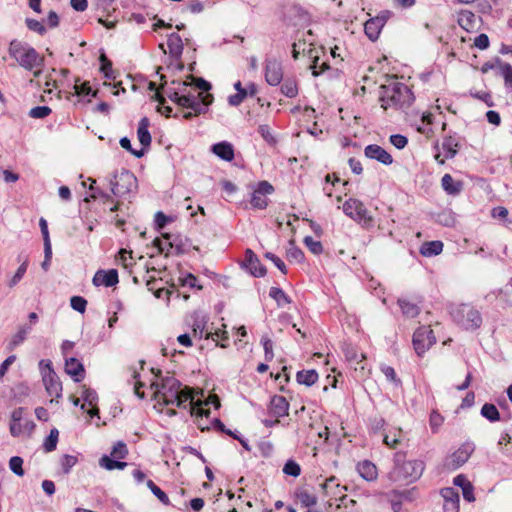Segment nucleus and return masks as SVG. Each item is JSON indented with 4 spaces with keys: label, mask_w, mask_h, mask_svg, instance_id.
<instances>
[{
    "label": "nucleus",
    "mask_w": 512,
    "mask_h": 512,
    "mask_svg": "<svg viewBox=\"0 0 512 512\" xmlns=\"http://www.w3.org/2000/svg\"><path fill=\"white\" fill-rule=\"evenodd\" d=\"M156 387L154 399L159 404L176 405L179 408H186L190 405L191 414L195 416H206L210 414L209 409L202 407L200 400H195L194 390L187 386L183 387L181 382L173 376H167L162 379L161 384L152 383Z\"/></svg>",
    "instance_id": "obj_1"
},
{
    "label": "nucleus",
    "mask_w": 512,
    "mask_h": 512,
    "mask_svg": "<svg viewBox=\"0 0 512 512\" xmlns=\"http://www.w3.org/2000/svg\"><path fill=\"white\" fill-rule=\"evenodd\" d=\"M381 107L387 110L388 107L403 109L409 107L414 101L413 92L404 83L392 81L389 84L380 86Z\"/></svg>",
    "instance_id": "obj_2"
},
{
    "label": "nucleus",
    "mask_w": 512,
    "mask_h": 512,
    "mask_svg": "<svg viewBox=\"0 0 512 512\" xmlns=\"http://www.w3.org/2000/svg\"><path fill=\"white\" fill-rule=\"evenodd\" d=\"M425 464L421 460L405 459V454L397 452L394 455V467L389 472V477L394 482L413 483L423 474Z\"/></svg>",
    "instance_id": "obj_3"
},
{
    "label": "nucleus",
    "mask_w": 512,
    "mask_h": 512,
    "mask_svg": "<svg viewBox=\"0 0 512 512\" xmlns=\"http://www.w3.org/2000/svg\"><path fill=\"white\" fill-rule=\"evenodd\" d=\"M8 53L20 67L27 71L34 70L39 66H44V57L26 42L13 39L9 43Z\"/></svg>",
    "instance_id": "obj_4"
},
{
    "label": "nucleus",
    "mask_w": 512,
    "mask_h": 512,
    "mask_svg": "<svg viewBox=\"0 0 512 512\" xmlns=\"http://www.w3.org/2000/svg\"><path fill=\"white\" fill-rule=\"evenodd\" d=\"M166 94L178 106L196 111L197 113H206L214 100L212 94L199 92L194 87L190 88L189 93L185 97H177V93L172 89H167Z\"/></svg>",
    "instance_id": "obj_5"
},
{
    "label": "nucleus",
    "mask_w": 512,
    "mask_h": 512,
    "mask_svg": "<svg viewBox=\"0 0 512 512\" xmlns=\"http://www.w3.org/2000/svg\"><path fill=\"white\" fill-rule=\"evenodd\" d=\"M454 321L466 330H475L482 324V317L478 310L469 304H460L452 310Z\"/></svg>",
    "instance_id": "obj_6"
},
{
    "label": "nucleus",
    "mask_w": 512,
    "mask_h": 512,
    "mask_svg": "<svg viewBox=\"0 0 512 512\" xmlns=\"http://www.w3.org/2000/svg\"><path fill=\"white\" fill-rule=\"evenodd\" d=\"M111 191L117 197H124L137 190V178L129 170L123 169L110 181Z\"/></svg>",
    "instance_id": "obj_7"
},
{
    "label": "nucleus",
    "mask_w": 512,
    "mask_h": 512,
    "mask_svg": "<svg viewBox=\"0 0 512 512\" xmlns=\"http://www.w3.org/2000/svg\"><path fill=\"white\" fill-rule=\"evenodd\" d=\"M435 342L430 326H421L414 332L413 346L418 356H422Z\"/></svg>",
    "instance_id": "obj_8"
},
{
    "label": "nucleus",
    "mask_w": 512,
    "mask_h": 512,
    "mask_svg": "<svg viewBox=\"0 0 512 512\" xmlns=\"http://www.w3.org/2000/svg\"><path fill=\"white\" fill-rule=\"evenodd\" d=\"M474 444L467 442L462 444L455 452L446 457L444 467L448 470H456L465 464L474 452Z\"/></svg>",
    "instance_id": "obj_9"
},
{
    "label": "nucleus",
    "mask_w": 512,
    "mask_h": 512,
    "mask_svg": "<svg viewBox=\"0 0 512 512\" xmlns=\"http://www.w3.org/2000/svg\"><path fill=\"white\" fill-rule=\"evenodd\" d=\"M274 192V187L268 181L263 180L257 183L254 188L250 204L253 208L264 209L268 205L267 195Z\"/></svg>",
    "instance_id": "obj_10"
},
{
    "label": "nucleus",
    "mask_w": 512,
    "mask_h": 512,
    "mask_svg": "<svg viewBox=\"0 0 512 512\" xmlns=\"http://www.w3.org/2000/svg\"><path fill=\"white\" fill-rule=\"evenodd\" d=\"M45 367L48 369L47 373L43 374V383L49 396L55 397L56 399L62 396V384L59 377L52 368L50 361L45 363Z\"/></svg>",
    "instance_id": "obj_11"
},
{
    "label": "nucleus",
    "mask_w": 512,
    "mask_h": 512,
    "mask_svg": "<svg viewBox=\"0 0 512 512\" xmlns=\"http://www.w3.org/2000/svg\"><path fill=\"white\" fill-rule=\"evenodd\" d=\"M344 213L354 221L371 220L364 204L358 199L350 198L343 204Z\"/></svg>",
    "instance_id": "obj_12"
},
{
    "label": "nucleus",
    "mask_w": 512,
    "mask_h": 512,
    "mask_svg": "<svg viewBox=\"0 0 512 512\" xmlns=\"http://www.w3.org/2000/svg\"><path fill=\"white\" fill-rule=\"evenodd\" d=\"M243 266L255 277H263L266 274V268L251 249L245 251Z\"/></svg>",
    "instance_id": "obj_13"
},
{
    "label": "nucleus",
    "mask_w": 512,
    "mask_h": 512,
    "mask_svg": "<svg viewBox=\"0 0 512 512\" xmlns=\"http://www.w3.org/2000/svg\"><path fill=\"white\" fill-rule=\"evenodd\" d=\"M283 72L281 64L277 60H267L265 66V79L269 85L277 86L281 83Z\"/></svg>",
    "instance_id": "obj_14"
},
{
    "label": "nucleus",
    "mask_w": 512,
    "mask_h": 512,
    "mask_svg": "<svg viewBox=\"0 0 512 512\" xmlns=\"http://www.w3.org/2000/svg\"><path fill=\"white\" fill-rule=\"evenodd\" d=\"M364 153L367 158L377 160L384 165H390L393 163L392 156L377 144H370L366 146Z\"/></svg>",
    "instance_id": "obj_15"
},
{
    "label": "nucleus",
    "mask_w": 512,
    "mask_h": 512,
    "mask_svg": "<svg viewBox=\"0 0 512 512\" xmlns=\"http://www.w3.org/2000/svg\"><path fill=\"white\" fill-rule=\"evenodd\" d=\"M118 281V272L115 269H110L108 271L99 270L95 273L92 279L95 286L104 285L106 287L115 286Z\"/></svg>",
    "instance_id": "obj_16"
},
{
    "label": "nucleus",
    "mask_w": 512,
    "mask_h": 512,
    "mask_svg": "<svg viewBox=\"0 0 512 512\" xmlns=\"http://www.w3.org/2000/svg\"><path fill=\"white\" fill-rule=\"evenodd\" d=\"M296 499L302 506L311 508L316 505L317 497L316 495L308 488H299L295 492ZM308 512H321L317 509H309Z\"/></svg>",
    "instance_id": "obj_17"
},
{
    "label": "nucleus",
    "mask_w": 512,
    "mask_h": 512,
    "mask_svg": "<svg viewBox=\"0 0 512 512\" xmlns=\"http://www.w3.org/2000/svg\"><path fill=\"white\" fill-rule=\"evenodd\" d=\"M289 403L285 397L274 395L270 401V412L276 418L288 415Z\"/></svg>",
    "instance_id": "obj_18"
},
{
    "label": "nucleus",
    "mask_w": 512,
    "mask_h": 512,
    "mask_svg": "<svg viewBox=\"0 0 512 512\" xmlns=\"http://www.w3.org/2000/svg\"><path fill=\"white\" fill-rule=\"evenodd\" d=\"M65 371L74 378V381L80 382L84 377L83 364L76 358H65Z\"/></svg>",
    "instance_id": "obj_19"
},
{
    "label": "nucleus",
    "mask_w": 512,
    "mask_h": 512,
    "mask_svg": "<svg viewBox=\"0 0 512 512\" xmlns=\"http://www.w3.org/2000/svg\"><path fill=\"white\" fill-rule=\"evenodd\" d=\"M211 151L222 160L230 162L234 159L233 145L227 141L212 145Z\"/></svg>",
    "instance_id": "obj_20"
},
{
    "label": "nucleus",
    "mask_w": 512,
    "mask_h": 512,
    "mask_svg": "<svg viewBox=\"0 0 512 512\" xmlns=\"http://www.w3.org/2000/svg\"><path fill=\"white\" fill-rule=\"evenodd\" d=\"M421 302L422 301L419 300L417 303H414L406 298H399L397 300V304L400 307L402 314L408 318H415L419 315V313H420L419 303H421Z\"/></svg>",
    "instance_id": "obj_21"
},
{
    "label": "nucleus",
    "mask_w": 512,
    "mask_h": 512,
    "mask_svg": "<svg viewBox=\"0 0 512 512\" xmlns=\"http://www.w3.org/2000/svg\"><path fill=\"white\" fill-rule=\"evenodd\" d=\"M383 27V18H372L365 22L364 31L371 41H376Z\"/></svg>",
    "instance_id": "obj_22"
},
{
    "label": "nucleus",
    "mask_w": 512,
    "mask_h": 512,
    "mask_svg": "<svg viewBox=\"0 0 512 512\" xmlns=\"http://www.w3.org/2000/svg\"><path fill=\"white\" fill-rule=\"evenodd\" d=\"M454 485L461 487L462 494L465 500L468 502H473L475 500L474 497V488L470 481L467 478L460 474L457 475L453 480Z\"/></svg>",
    "instance_id": "obj_23"
},
{
    "label": "nucleus",
    "mask_w": 512,
    "mask_h": 512,
    "mask_svg": "<svg viewBox=\"0 0 512 512\" xmlns=\"http://www.w3.org/2000/svg\"><path fill=\"white\" fill-rule=\"evenodd\" d=\"M150 123L147 117H143L138 125L137 137L143 148L149 147L151 144V135L148 130Z\"/></svg>",
    "instance_id": "obj_24"
},
{
    "label": "nucleus",
    "mask_w": 512,
    "mask_h": 512,
    "mask_svg": "<svg viewBox=\"0 0 512 512\" xmlns=\"http://www.w3.org/2000/svg\"><path fill=\"white\" fill-rule=\"evenodd\" d=\"M443 250V243L439 240L426 241L420 246V254L424 257L439 255Z\"/></svg>",
    "instance_id": "obj_25"
},
{
    "label": "nucleus",
    "mask_w": 512,
    "mask_h": 512,
    "mask_svg": "<svg viewBox=\"0 0 512 512\" xmlns=\"http://www.w3.org/2000/svg\"><path fill=\"white\" fill-rule=\"evenodd\" d=\"M167 46L169 53L174 58H180L183 52V42L179 34L172 33L168 36Z\"/></svg>",
    "instance_id": "obj_26"
},
{
    "label": "nucleus",
    "mask_w": 512,
    "mask_h": 512,
    "mask_svg": "<svg viewBox=\"0 0 512 512\" xmlns=\"http://www.w3.org/2000/svg\"><path fill=\"white\" fill-rule=\"evenodd\" d=\"M442 188L450 195H457L461 192L463 184L455 181L450 174H445L441 179Z\"/></svg>",
    "instance_id": "obj_27"
},
{
    "label": "nucleus",
    "mask_w": 512,
    "mask_h": 512,
    "mask_svg": "<svg viewBox=\"0 0 512 512\" xmlns=\"http://www.w3.org/2000/svg\"><path fill=\"white\" fill-rule=\"evenodd\" d=\"M495 62L498 67V74L504 78V84L507 89H512V66L503 62L500 58H496Z\"/></svg>",
    "instance_id": "obj_28"
},
{
    "label": "nucleus",
    "mask_w": 512,
    "mask_h": 512,
    "mask_svg": "<svg viewBox=\"0 0 512 512\" xmlns=\"http://www.w3.org/2000/svg\"><path fill=\"white\" fill-rule=\"evenodd\" d=\"M339 503L336 504L333 512H358L356 508V501L349 498L347 495H340L338 499H335Z\"/></svg>",
    "instance_id": "obj_29"
},
{
    "label": "nucleus",
    "mask_w": 512,
    "mask_h": 512,
    "mask_svg": "<svg viewBox=\"0 0 512 512\" xmlns=\"http://www.w3.org/2000/svg\"><path fill=\"white\" fill-rule=\"evenodd\" d=\"M357 470L362 478L367 481L374 480L377 477V468L370 461H363L358 464Z\"/></svg>",
    "instance_id": "obj_30"
},
{
    "label": "nucleus",
    "mask_w": 512,
    "mask_h": 512,
    "mask_svg": "<svg viewBox=\"0 0 512 512\" xmlns=\"http://www.w3.org/2000/svg\"><path fill=\"white\" fill-rule=\"evenodd\" d=\"M32 330V327L31 325H23L21 326L18 331L16 332V334H14L8 344V349L9 350H13L15 349L17 346H19L21 343L24 342V340L26 339L27 335L31 332Z\"/></svg>",
    "instance_id": "obj_31"
},
{
    "label": "nucleus",
    "mask_w": 512,
    "mask_h": 512,
    "mask_svg": "<svg viewBox=\"0 0 512 512\" xmlns=\"http://www.w3.org/2000/svg\"><path fill=\"white\" fill-rule=\"evenodd\" d=\"M459 142L454 136H447L442 141V149L445 152V158L451 159L458 152Z\"/></svg>",
    "instance_id": "obj_32"
},
{
    "label": "nucleus",
    "mask_w": 512,
    "mask_h": 512,
    "mask_svg": "<svg viewBox=\"0 0 512 512\" xmlns=\"http://www.w3.org/2000/svg\"><path fill=\"white\" fill-rule=\"evenodd\" d=\"M296 378L299 384L311 386L318 380V374L315 370H302L297 373Z\"/></svg>",
    "instance_id": "obj_33"
},
{
    "label": "nucleus",
    "mask_w": 512,
    "mask_h": 512,
    "mask_svg": "<svg viewBox=\"0 0 512 512\" xmlns=\"http://www.w3.org/2000/svg\"><path fill=\"white\" fill-rule=\"evenodd\" d=\"M269 296L276 301L278 307H284L291 303L290 297L278 287H271Z\"/></svg>",
    "instance_id": "obj_34"
},
{
    "label": "nucleus",
    "mask_w": 512,
    "mask_h": 512,
    "mask_svg": "<svg viewBox=\"0 0 512 512\" xmlns=\"http://www.w3.org/2000/svg\"><path fill=\"white\" fill-rule=\"evenodd\" d=\"M480 413L484 418H486L490 422H496L500 420V413L494 404L485 403L482 406Z\"/></svg>",
    "instance_id": "obj_35"
},
{
    "label": "nucleus",
    "mask_w": 512,
    "mask_h": 512,
    "mask_svg": "<svg viewBox=\"0 0 512 512\" xmlns=\"http://www.w3.org/2000/svg\"><path fill=\"white\" fill-rule=\"evenodd\" d=\"M286 256L289 261L297 263H301L304 260V253L300 248L295 246V241L293 239L289 241V248L287 249Z\"/></svg>",
    "instance_id": "obj_36"
},
{
    "label": "nucleus",
    "mask_w": 512,
    "mask_h": 512,
    "mask_svg": "<svg viewBox=\"0 0 512 512\" xmlns=\"http://www.w3.org/2000/svg\"><path fill=\"white\" fill-rule=\"evenodd\" d=\"M99 465L103 468H105L106 470H114V469H124L126 466H127V463L126 462H122V461H117V460H112L110 457H108L107 455H103L100 460H99Z\"/></svg>",
    "instance_id": "obj_37"
},
{
    "label": "nucleus",
    "mask_w": 512,
    "mask_h": 512,
    "mask_svg": "<svg viewBox=\"0 0 512 512\" xmlns=\"http://www.w3.org/2000/svg\"><path fill=\"white\" fill-rule=\"evenodd\" d=\"M474 22L475 15L472 12L464 10L460 13L458 23L466 31H469L474 27Z\"/></svg>",
    "instance_id": "obj_38"
},
{
    "label": "nucleus",
    "mask_w": 512,
    "mask_h": 512,
    "mask_svg": "<svg viewBox=\"0 0 512 512\" xmlns=\"http://www.w3.org/2000/svg\"><path fill=\"white\" fill-rule=\"evenodd\" d=\"M74 90L78 96L92 95L93 97H96L97 94V91H92L89 82H80V79H76Z\"/></svg>",
    "instance_id": "obj_39"
},
{
    "label": "nucleus",
    "mask_w": 512,
    "mask_h": 512,
    "mask_svg": "<svg viewBox=\"0 0 512 512\" xmlns=\"http://www.w3.org/2000/svg\"><path fill=\"white\" fill-rule=\"evenodd\" d=\"M34 423L32 421H26L24 424L21 422L10 423V433L14 437H18L24 433L25 430H32L34 428Z\"/></svg>",
    "instance_id": "obj_40"
},
{
    "label": "nucleus",
    "mask_w": 512,
    "mask_h": 512,
    "mask_svg": "<svg viewBox=\"0 0 512 512\" xmlns=\"http://www.w3.org/2000/svg\"><path fill=\"white\" fill-rule=\"evenodd\" d=\"M281 92L289 98H294L298 94V88L294 79H286L281 85Z\"/></svg>",
    "instance_id": "obj_41"
},
{
    "label": "nucleus",
    "mask_w": 512,
    "mask_h": 512,
    "mask_svg": "<svg viewBox=\"0 0 512 512\" xmlns=\"http://www.w3.org/2000/svg\"><path fill=\"white\" fill-rule=\"evenodd\" d=\"M101 67L100 70L104 73L105 78L115 79V72L112 69V62L106 57L105 54H101L99 57Z\"/></svg>",
    "instance_id": "obj_42"
},
{
    "label": "nucleus",
    "mask_w": 512,
    "mask_h": 512,
    "mask_svg": "<svg viewBox=\"0 0 512 512\" xmlns=\"http://www.w3.org/2000/svg\"><path fill=\"white\" fill-rule=\"evenodd\" d=\"M146 485L162 504L170 505V500L167 494L162 491L152 480H148Z\"/></svg>",
    "instance_id": "obj_43"
},
{
    "label": "nucleus",
    "mask_w": 512,
    "mask_h": 512,
    "mask_svg": "<svg viewBox=\"0 0 512 512\" xmlns=\"http://www.w3.org/2000/svg\"><path fill=\"white\" fill-rule=\"evenodd\" d=\"M59 432L56 428L50 430L48 437L45 439L43 447L46 452H52L56 449Z\"/></svg>",
    "instance_id": "obj_44"
},
{
    "label": "nucleus",
    "mask_w": 512,
    "mask_h": 512,
    "mask_svg": "<svg viewBox=\"0 0 512 512\" xmlns=\"http://www.w3.org/2000/svg\"><path fill=\"white\" fill-rule=\"evenodd\" d=\"M171 84L177 85L176 88H171L175 93H177V97H185L192 87V83L188 81L173 80Z\"/></svg>",
    "instance_id": "obj_45"
},
{
    "label": "nucleus",
    "mask_w": 512,
    "mask_h": 512,
    "mask_svg": "<svg viewBox=\"0 0 512 512\" xmlns=\"http://www.w3.org/2000/svg\"><path fill=\"white\" fill-rule=\"evenodd\" d=\"M490 215L493 219H497L502 222H511V220L508 218V209L503 206H497L491 209Z\"/></svg>",
    "instance_id": "obj_46"
},
{
    "label": "nucleus",
    "mask_w": 512,
    "mask_h": 512,
    "mask_svg": "<svg viewBox=\"0 0 512 512\" xmlns=\"http://www.w3.org/2000/svg\"><path fill=\"white\" fill-rule=\"evenodd\" d=\"M23 459L19 456H13L9 460V468L10 470L16 474L17 476H23L24 475V469H23Z\"/></svg>",
    "instance_id": "obj_47"
},
{
    "label": "nucleus",
    "mask_w": 512,
    "mask_h": 512,
    "mask_svg": "<svg viewBox=\"0 0 512 512\" xmlns=\"http://www.w3.org/2000/svg\"><path fill=\"white\" fill-rule=\"evenodd\" d=\"M119 143H120V145H121V147L123 149L129 151L132 155H134L137 158H141L145 154V149L144 148L139 149V150L133 149L132 145H131V141H130V139L128 137H122L120 139Z\"/></svg>",
    "instance_id": "obj_48"
},
{
    "label": "nucleus",
    "mask_w": 512,
    "mask_h": 512,
    "mask_svg": "<svg viewBox=\"0 0 512 512\" xmlns=\"http://www.w3.org/2000/svg\"><path fill=\"white\" fill-rule=\"evenodd\" d=\"M283 472L286 475L298 477L301 473V468L300 465L295 461L288 460L283 467Z\"/></svg>",
    "instance_id": "obj_49"
},
{
    "label": "nucleus",
    "mask_w": 512,
    "mask_h": 512,
    "mask_svg": "<svg viewBox=\"0 0 512 512\" xmlns=\"http://www.w3.org/2000/svg\"><path fill=\"white\" fill-rule=\"evenodd\" d=\"M304 243L306 247L315 255H319L323 251L321 242L314 240L311 236H306L304 238Z\"/></svg>",
    "instance_id": "obj_50"
},
{
    "label": "nucleus",
    "mask_w": 512,
    "mask_h": 512,
    "mask_svg": "<svg viewBox=\"0 0 512 512\" xmlns=\"http://www.w3.org/2000/svg\"><path fill=\"white\" fill-rule=\"evenodd\" d=\"M206 328V320L204 317L196 318L192 325V332L194 337L202 338Z\"/></svg>",
    "instance_id": "obj_51"
},
{
    "label": "nucleus",
    "mask_w": 512,
    "mask_h": 512,
    "mask_svg": "<svg viewBox=\"0 0 512 512\" xmlns=\"http://www.w3.org/2000/svg\"><path fill=\"white\" fill-rule=\"evenodd\" d=\"M128 454L127 446L124 442H117L111 451V456L117 459H123Z\"/></svg>",
    "instance_id": "obj_52"
},
{
    "label": "nucleus",
    "mask_w": 512,
    "mask_h": 512,
    "mask_svg": "<svg viewBox=\"0 0 512 512\" xmlns=\"http://www.w3.org/2000/svg\"><path fill=\"white\" fill-rule=\"evenodd\" d=\"M51 113L48 106H36L29 111V116L36 119H43Z\"/></svg>",
    "instance_id": "obj_53"
},
{
    "label": "nucleus",
    "mask_w": 512,
    "mask_h": 512,
    "mask_svg": "<svg viewBox=\"0 0 512 512\" xmlns=\"http://www.w3.org/2000/svg\"><path fill=\"white\" fill-rule=\"evenodd\" d=\"M70 305L75 311H78L79 313H84L86 310L87 301L85 298L81 296H73L70 299Z\"/></svg>",
    "instance_id": "obj_54"
},
{
    "label": "nucleus",
    "mask_w": 512,
    "mask_h": 512,
    "mask_svg": "<svg viewBox=\"0 0 512 512\" xmlns=\"http://www.w3.org/2000/svg\"><path fill=\"white\" fill-rule=\"evenodd\" d=\"M117 261L124 267L128 268L132 265V252L126 249H120Z\"/></svg>",
    "instance_id": "obj_55"
},
{
    "label": "nucleus",
    "mask_w": 512,
    "mask_h": 512,
    "mask_svg": "<svg viewBox=\"0 0 512 512\" xmlns=\"http://www.w3.org/2000/svg\"><path fill=\"white\" fill-rule=\"evenodd\" d=\"M400 434H401L400 429L396 430L393 435L386 434L383 439L384 444L386 446H388L389 448H392V449L396 448L397 445L400 443Z\"/></svg>",
    "instance_id": "obj_56"
},
{
    "label": "nucleus",
    "mask_w": 512,
    "mask_h": 512,
    "mask_svg": "<svg viewBox=\"0 0 512 512\" xmlns=\"http://www.w3.org/2000/svg\"><path fill=\"white\" fill-rule=\"evenodd\" d=\"M441 495L444 499V502H459V493L454 488H443L441 490Z\"/></svg>",
    "instance_id": "obj_57"
},
{
    "label": "nucleus",
    "mask_w": 512,
    "mask_h": 512,
    "mask_svg": "<svg viewBox=\"0 0 512 512\" xmlns=\"http://www.w3.org/2000/svg\"><path fill=\"white\" fill-rule=\"evenodd\" d=\"M28 266V260L26 259L17 269L14 276L11 278L9 282L10 287H14L24 276Z\"/></svg>",
    "instance_id": "obj_58"
},
{
    "label": "nucleus",
    "mask_w": 512,
    "mask_h": 512,
    "mask_svg": "<svg viewBox=\"0 0 512 512\" xmlns=\"http://www.w3.org/2000/svg\"><path fill=\"white\" fill-rule=\"evenodd\" d=\"M82 397L90 406H95L98 400L96 391L86 387H83Z\"/></svg>",
    "instance_id": "obj_59"
},
{
    "label": "nucleus",
    "mask_w": 512,
    "mask_h": 512,
    "mask_svg": "<svg viewBox=\"0 0 512 512\" xmlns=\"http://www.w3.org/2000/svg\"><path fill=\"white\" fill-rule=\"evenodd\" d=\"M26 25H27L29 30L37 32L40 35H43L46 32V28L38 20L27 18L26 19Z\"/></svg>",
    "instance_id": "obj_60"
},
{
    "label": "nucleus",
    "mask_w": 512,
    "mask_h": 512,
    "mask_svg": "<svg viewBox=\"0 0 512 512\" xmlns=\"http://www.w3.org/2000/svg\"><path fill=\"white\" fill-rule=\"evenodd\" d=\"M258 132H259V134L263 137V139L267 143H269V144H275L276 143V139L272 135L268 125H266V124L260 125L258 127Z\"/></svg>",
    "instance_id": "obj_61"
},
{
    "label": "nucleus",
    "mask_w": 512,
    "mask_h": 512,
    "mask_svg": "<svg viewBox=\"0 0 512 512\" xmlns=\"http://www.w3.org/2000/svg\"><path fill=\"white\" fill-rule=\"evenodd\" d=\"M189 78L193 80L194 88H196V90H201L200 92L208 93L212 87L211 84L203 78H194L193 76H189Z\"/></svg>",
    "instance_id": "obj_62"
},
{
    "label": "nucleus",
    "mask_w": 512,
    "mask_h": 512,
    "mask_svg": "<svg viewBox=\"0 0 512 512\" xmlns=\"http://www.w3.org/2000/svg\"><path fill=\"white\" fill-rule=\"evenodd\" d=\"M77 463V458L72 455H64L61 460V466L63 469V472L65 474H68L70 472V469Z\"/></svg>",
    "instance_id": "obj_63"
},
{
    "label": "nucleus",
    "mask_w": 512,
    "mask_h": 512,
    "mask_svg": "<svg viewBox=\"0 0 512 512\" xmlns=\"http://www.w3.org/2000/svg\"><path fill=\"white\" fill-rule=\"evenodd\" d=\"M390 142L397 149H403L407 145L408 139L401 134H394L390 136Z\"/></svg>",
    "instance_id": "obj_64"
}]
</instances>
